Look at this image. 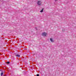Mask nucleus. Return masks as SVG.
<instances>
[{
  "label": "nucleus",
  "instance_id": "f03ea898",
  "mask_svg": "<svg viewBox=\"0 0 76 76\" xmlns=\"http://www.w3.org/2000/svg\"><path fill=\"white\" fill-rule=\"evenodd\" d=\"M47 35V34L46 33H43L42 34V35L44 37H45Z\"/></svg>",
  "mask_w": 76,
  "mask_h": 76
},
{
  "label": "nucleus",
  "instance_id": "6e6552de",
  "mask_svg": "<svg viewBox=\"0 0 76 76\" xmlns=\"http://www.w3.org/2000/svg\"><path fill=\"white\" fill-rule=\"evenodd\" d=\"M37 76H39V74H37Z\"/></svg>",
  "mask_w": 76,
  "mask_h": 76
},
{
  "label": "nucleus",
  "instance_id": "9d476101",
  "mask_svg": "<svg viewBox=\"0 0 76 76\" xmlns=\"http://www.w3.org/2000/svg\"><path fill=\"white\" fill-rule=\"evenodd\" d=\"M4 76H6V75H4Z\"/></svg>",
  "mask_w": 76,
  "mask_h": 76
},
{
  "label": "nucleus",
  "instance_id": "f257e3e1",
  "mask_svg": "<svg viewBox=\"0 0 76 76\" xmlns=\"http://www.w3.org/2000/svg\"><path fill=\"white\" fill-rule=\"evenodd\" d=\"M37 4H38V5H41V4H42V2H41V1H38L37 2Z\"/></svg>",
  "mask_w": 76,
  "mask_h": 76
},
{
  "label": "nucleus",
  "instance_id": "20e7f679",
  "mask_svg": "<svg viewBox=\"0 0 76 76\" xmlns=\"http://www.w3.org/2000/svg\"><path fill=\"white\" fill-rule=\"evenodd\" d=\"M16 56L17 57H20V55H17Z\"/></svg>",
  "mask_w": 76,
  "mask_h": 76
},
{
  "label": "nucleus",
  "instance_id": "39448f33",
  "mask_svg": "<svg viewBox=\"0 0 76 76\" xmlns=\"http://www.w3.org/2000/svg\"><path fill=\"white\" fill-rule=\"evenodd\" d=\"M7 64H9V63H10V62L8 61V62H7Z\"/></svg>",
  "mask_w": 76,
  "mask_h": 76
},
{
  "label": "nucleus",
  "instance_id": "0eeeda50",
  "mask_svg": "<svg viewBox=\"0 0 76 76\" xmlns=\"http://www.w3.org/2000/svg\"><path fill=\"white\" fill-rule=\"evenodd\" d=\"M3 75V73H1V76H2Z\"/></svg>",
  "mask_w": 76,
  "mask_h": 76
},
{
  "label": "nucleus",
  "instance_id": "7ed1b4c3",
  "mask_svg": "<svg viewBox=\"0 0 76 76\" xmlns=\"http://www.w3.org/2000/svg\"><path fill=\"white\" fill-rule=\"evenodd\" d=\"M50 40L51 42H54V40H53V39H52L50 38Z\"/></svg>",
  "mask_w": 76,
  "mask_h": 76
},
{
  "label": "nucleus",
  "instance_id": "1a4fd4ad",
  "mask_svg": "<svg viewBox=\"0 0 76 76\" xmlns=\"http://www.w3.org/2000/svg\"><path fill=\"white\" fill-rule=\"evenodd\" d=\"M55 1H57V0H55Z\"/></svg>",
  "mask_w": 76,
  "mask_h": 76
},
{
  "label": "nucleus",
  "instance_id": "423d86ee",
  "mask_svg": "<svg viewBox=\"0 0 76 76\" xmlns=\"http://www.w3.org/2000/svg\"><path fill=\"white\" fill-rule=\"evenodd\" d=\"M43 12V9L41 11H40V12Z\"/></svg>",
  "mask_w": 76,
  "mask_h": 76
}]
</instances>
